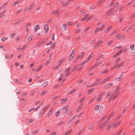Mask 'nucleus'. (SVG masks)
<instances>
[{
	"label": "nucleus",
	"mask_w": 135,
	"mask_h": 135,
	"mask_svg": "<svg viewBox=\"0 0 135 135\" xmlns=\"http://www.w3.org/2000/svg\"><path fill=\"white\" fill-rule=\"evenodd\" d=\"M70 68H68L61 74L59 80V81L61 80L64 77H66L69 75L71 73L70 71Z\"/></svg>",
	"instance_id": "obj_1"
},
{
	"label": "nucleus",
	"mask_w": 135,
	"mask_h": 135,
	"mask_svg": "<svg viewBox=\"0 0 135 135\" xmlns=\"http://www.w3.org/2000/svg\"><path fill=\"white\" fill-rule=\"evenodd\" d=\"M119 3H116L114 5V8H113V14L115 15L116 13V11L117 10H118V11H120L122 10L123 8L122 7H120V8H119Z\"/></svg>",
	"instance_id": "obj_2"
},
{
	"label": "nucleus",
	"mask_w": 135,
	"mask_h": 135,
	"mask_svg": "<svg viewBox=\"0 0 135 135\" xmlns=\"http://www.w3.org/2000/svg\"><path fill=\"white\" fill-rule=\"evenodd\" d=\"M47 108V107H44L40 110L39 113V114H40V117H41L42 115L44 114V112L46 111Z\"/></svg>",
	"instance_id": "obj_3"
},
{
	"label": "nucleus",
	"mask_w": 135,
	"mask_h": 135,
	"mask_svg": "<svg viewBox=\"0 0 135 135\" xmlns=\"http://www.w3.org/2000/svg\"><path fill=\"white\" fill-rule=\"evenodd\" d=\"M92 56V55H90L86 60L84 61L83 62H82L80 64V65L81 66H82L88 62L90 60Z\"/></svg>",
	"instance_id": "obj_4"
},
{
	"label": "nucleus",
	"mask_w": 135,
	"mask_h": 135,
	"mask_svg": "<svg viewBox=\"0 0 135 135\" xmlns=\"http://www.w3.org/2000/svg\"><path fill=\"white\" fill-rule=\"evenodd\" d=\"M115 37L120 40H123L124 39V36L123 35L120 34L116 35L115 36Z\"/></svg>",
	"instance_id": "obj_5"
},
{
	"label": "nucleus",
	"mask_w": 135,
	"mask_h": 135,
	"mask_svg": "<svg viewBox=\"0 0 135 135\" xmlns=\"http://www.w3.org/2000/svg\"><path fill=\"white\" fill-rule=\"evenodd\" d=\"M75 0H68L66 3H64V1H62L61 2V4H62L63 6L64 7H66L69 5L70 2V1H73Z\"/></svg>",
	"instance_id": "obj_6"
},
{
	"label": "nucleus",
	"mask_w": 135,
	"mask_h": 135,
	"mask_svg": "<svg viewBox=\"0 0 135 135\" xmlns=\"http://www.w3.org/2000/svg\"><path fill=\"white\" fill-rule=\"evenodd\" d=\"M103 109V106L99 105H97L95 107V110L97 111L98 110H99V111H100L102 110Z\"/></svg>",
	"instance_id": "obj_7"
},
{
	"label": "nucleus",
	"mask_w": 135,
	"mask_h": 135,
	"mask_svg": "<svg viewBox=\"0 0 135 135\" xmlns=\"http://www.w3.org/2000/svg\"><path fill=\"white\" fill-rule=\"evenodd\" d=\"M69 107L68 106L66 105L62 109V113L63 114H65L67 111Z\"/></svg>",
	"instance_id": "obj_8"
},
{
	"label": "nucleus",
	"mask_w": 135,
	"mask_h": 135,
	"mask_svg": "<svg viewBox=\"0 0 135 135\" xmlns=\"http://www.w3.org/2000/svg\"><path fill=\"white\" fill-rule=\"evenodd\" d=\"M44 28L45 31L44 33L45 34H46L49 31V26L48 25L46 24H45L44 25Z\"/></svg>",
	"instance_id": "obj_9"
},
{
	"label": "nucleus",
	"mask_w": 135,
	"mask_h": 135,
	"mask_svg": "<svg viewBox=\"0 0 135 135\" xmlns=\"http://www.w3.org/2000/svg\"><path fill=\"white\" fill-rule=\"evenodd\" d=\"M61 30L63 32H65L66 31L67 29L66 27V25L64 23L62 25V26L61 27Z\"/></svg>",
	"instance_id": "obj_10"
},
{
	"label": "nucleus",
	"mask_w": 135,
	"mask_h": 135,
	"mask_svg": "<svg viewBox=\"0 0 135 135\" xmlns=\"http://www.w3.org/2000/svg\"><path fill=\"white\" fill-rule=\"evenodd\" d=\"M114 85L112 83L108 84L105 87V89H108L110 88L112 86Z\"/></svg>",
	"instance_id": "obj_11"
},
{
	"label": "nucleus",
	"mask_w": 135,
	"mask_h": 135,
	"mask_svg": "<svg viewBox=\"0 0 135 135\" xmlns=\"http://www.w3.org/2000/svg\"><path fill=\"white\" fill-rule=\"evenodd\" d=\"M112 26H109L108 27H107L104 30V32L105 33H108L110 30L112 28Z\"/></svg>",
	"instance_id": "obj_12"
},
{
	"label": "nucleus",
	"mask_w": 135,
	"mask_h": 135,
	"mask_svg": "<svg viewBox=\"0 0 135 135\" xmlns=\"http://www.w3.org/2000/svg\"><path fill=\"white\" fill-rule=\"evenodd\" d=\"M72 53L70 54L69 58V60H71L73 59V58L74 57V51H73Z\"/></svg>",
	"instance_id": "obj_13"
},
{
	"label": "nucleus",
	"mask_w": 135,
	"mask_h": 135,
	"mask_svg": "<svg viewBox=\"0 0 135 135\" xmlns=\"http://www.w3.org/2000/svg\"><path fill=\"white\" fill-rule=\"evenodd\" d=\"M107 121H105L103 123L102 125L99 127V129H102L107 124Z\"/></svg>",
	"instance_id": "obj_14"
},
{
	"label": "nucleus",
	"mask_w": 135,
	"mask_h": 135,
	"mask_svg": "<svg viewBox=\"0 0 135 135\" xmlns=\"http://www.w3.org/2000/svg\"><path fill=\"white\" fill-rule=\"evenodd\" d=\"M27 46L25 45L23 46L22 47H18L17 49V50L18 51L21 50L23 51L25 49L26 47Z\"/></svg>",
	"instance_id": "obj_15"
},
{
	"label": "nucleus",
	"mask_w": 135,
	"mask_h": 135,
	"mask_svg": "<svg viewBox=\"0 0 135 135\" xmlns=\"http://www.w3.org/2000/svg\"><path fill=\"white\" fill-rule=\"evenodd\" d=\"M122 77L123 75H120L119 77L117 78L116 79V80L117 81H120L122 80Z\"/></svg>",
	"instance_id": "obj_16"
},
{
	"label": "nucleus",
	"mask_w": 135,
	"mask_h": 135,
	"mask_svg": "<svg viewBox=\"0 0 135 135\" xmlns=\"http://www.w3.org/2000/svg\"><path fill=\"white\" fill-rule=\"evenodd\" d=\"M94 88H92L90 89L88 91V94H89L92 92H93L94 90Z\"/></svg>",
	"instance_id": "obj_17"
},
{
	"label": "nucleus",
	"mask_w": 135,
	"mask_h": 135,
	"mask_svg": "<svg viewBox=\"0 0 135 135\" xmlns=\"http://www.w3.org/2000/svg\"><path fill=\"white\" fill-rule=\"evenodd\" d=\"M112 11H113V12H112V13H113V9H110L109 10V11H108V12H107L106 14V16H109L110 14V12L111 11L112 12Z\"/></svg>",
	"instance_id": "obj_18"
},
{
	"label": "nucleus",
	"mask_w": 135,
	"mask_h": 135,
	"mask_svg": "<svg viewBox=\"0 0 135 135\" xmlns=\"http://www.w3.org/2000/svg\"><path fill=\"white\" fill-rule=\"evenodd\" d=\"M34 6V4H33L29 7L28 8L26 9V10L28 11H29Z\"/></svg>",
	"instance_id": "obj_19"
},
{
	"label": "nucleus",
	"mask_w": 135,
	"mask_h": 135,
	"mask_svg": "<svg viewBox=\"0 0 135 135\" xmlns=\"http://www.w3.org/2000/svg\"><path fill=\"white\" fill-rule=\"evenodd\" d=\"M42 66V65H39L38 66V68L36 69L35 71L36 72H37V71H40L41 69Z\"/></svg>",
	"instance_id": "obj_20"
},
{
	"label": "nucleus",
	"mask_w": 135,
	"mask_h": 135,
	"mask_svg": "<svg viewBox=\"0 0 135 135\" xmlns=\"http://www.w3.org/2000/svg\"><path fill=\"white\" fill-rule=\"evenodd\" d=\"M83 105L82 103H80L78 108L77 109L78 112L81 109Z\"/></svg>",
	"instance_id": "obj_21"
},
{
	"label": "nucleus",
	"mask_w": 135,
	"mask_h": 135,
	"mask_svg": "<svg viewBox=\"0 0 135 135\" xmlns=\"http://www.w3.org/2000/svg\"><path fill=\"white\" fill-rule=\"evenodd\" d=\"M113 113H112L109 115V116L107 118V121L109 120L113 116Z\"/></svg>",
	"instance_id": "obj_22"
},
{
	"label": "nucleus",
	"mask_w": 135,
	"mask_h": 135,
	"mask_svg": "<svg viewBox=\"0 0 135 135\" xmlns=\"http://www.w3.org/2000/svg\"><path fill=\"white\" fill-rule=\"evenodd\" d=\"M40 27L38 25H37L35 28V32H36L40 28Z\"/></svg>",
	"instance_id": "obj_23"
},
{
	"label": "nucleus",
	"mask_w": 135,
	"mask_h": 135,
	"mask_svg": "<svg viewBox=\"0 0 135 135\" xmlns=\"http://www.w3.org/2000/svg\"><path fill=\"white\" fill-rule=\"evenodd\" d=\"M16 35V33H11L10 36L11 38H12L13 37H15Z\"/></svg>",
	"instance_id": "obj_24"
},
{
	"label": "nucleus",
	"mask_w": 135,
	"mask_h": 135,
	"mask_svg": "<svg viewBox=\"0 0 135 135\" xmlns=\"http://www.w3.org/2000/svg\"><path fill=\"white\" fill-rule=\"evenodd\" d=\"M52 110H51L50 111H49L48 113H47V116L48 118L49 117H50V115L52 113Z\"/></svg>",
	"instance_id": "obj_25"
},
{
	"label": "nucleus",
	"mask_w": 135,
	"mask_h": 135,
	"mask_svg": "<svg viewBox=\"0 0 135 135\" xmlns=\"http://www.w3.org/2000/svg\"><path fill=\"white\" fill-rule=\"evenodd\" d=\"M113 42V40H110L108 41L107 42V45L108 46L110 45Z\"/></svg>",
	"instance_id": "obj_26"
},
{
	"label": "nucleus",
	"mask_w": 135,
	"mask_h": 135,
	"mask_svg": "<svg viewBox=\"0 0 135 135\" xmlns=\"http://www.w3.org/2000/svg\"><path fill=\"white\" fill-rule=\"evenodd\" d=\"M119 122H118L116 124H115V123H113L112 124V126H113V128L116 127L117 126H118L119 124Z\"/></svg>",
	"instance_id": "obj_27"
},
{
	"label": "nucleus",
	"mask_w": 135,
	"mask_h": 135,
	"mask_svg": "<svg viewBox=\"0 0 135 135\" xmlns=\"http://www.w3.org/2000/svg\"><path fill=\"white\" fill-rule=\"evenodd\" d=\"M23 21V20H19L15 22L14 23V24L16 25L17 24H18L20 22H22Z\"/></svg>",
	"instance_id": "obj_28"
},
{
	"label": "nucleus",
	"mask_w": 135,
	"mask_h": 135,
	"mask_svg": "<svg viewBox=\"0 0 135 135\" xmlns=\"http://www.w3.org/2000/svg\"><path fill=\"white\" fill-rule=\"evenodd\" d=\"M117 31L116 30H114L113 31H112L110 33V35L112 36L114 34L117 33Z\"/></svg>",
	"instance_id": "obj_29"
},
{
	"label": "nucleus",
	"mask_w": 135,
	"mask_h": 135,
	"mask_svg": "<svg viewBox=\"0 0 135 135\" xmlns=\"http://www.w3.org/2000/svg\"><path fill=\"white\" fill-rule=\"evenodd\" d=\"M93 127H94V126H93V125L91 124V125H90L89 126V127L88 128V129L89 130H92V129H93Z\"/></svg>",
	"instance_id": "obj_30"
},
{
	"label": "nucleus",
	"mask_w": 135,
	"mask_h": 135,
	"mask_svg": "<svg viewBox=\"0 0 135 135\" xmlns=\"http://www.w3.org/2000/svg\"><path fill=\"white\" fill-rule=\"evenodd\" d=\"M67 100V99L66 98L63 99L61 100L62 103L63 104L66 102Z\"/></svg>",
	"instance_id": "obj_31"
},
{
	"label": "nucleus",
	"mask_w": 135,
	"mask_h": 135,
	"mask_svg": "<svg viewBox=\"0 0 135 135\" xmlns=\"http://www.w3.org/2000/svg\"><path fill=\"white\" fill-rule=\"evenodd\" d=\"M58 13V12L57 11H55L51 12V14L53 15H55Z\"/></svg>",
	"instance_id": "obj_32"
},
{
	"label": "nucleus",
	"mask_w": 135,
	"mask_h": 135,
	"mask_svg": "<svg viewBox=\"0 0 135 135\" xmlns=\"http://www.w3.org/2000/svg\"><path fill=\"white\" fill-rule=\"evenodd\" d=\"M77 91V89H73L72 90H71V91H70L69 93V94H70L72 93H74V92H76V91Z\"/></svg>",
	"instance_id": "obj_33"
},
{
	"label": "nucleus",
	"mask_w": 135,
	"mask_h": 135,
	"mask_svg": "<svg viewBox=\"0 0 135 135\" xmlns=\"http://www.w3.org/2000/svg\"><path fill=\"white\" fill-rule=\"evenodd\" d=\"M105 0H100L98 2V4L99 5H100Z\"/></svg>",
	"instance_id": "obj_34"
},
{
	"label": "nucleus",
	"mask_w": 135,
	"mask_h": 135,
	"mask_svg": "<svg viewBox=\"0 0 135 135\" xmlns=\"http://www.w3.org/2000/svg\"><path fill=\"white\" fill-rule=\"evenodd\" d=\"M96 100L98 102L102 101L101 97L99 96L98 98Z\"/></svg>",
	"instance_id": "obj_35"
},
{
	"label": "nucleus",
	"mask_w": 135,
	"mask_h": 135,
	"mask_svg": "<svg viewBox=\"0 0 135 135\" xmlns=\"http://www.w3.org/2000/svg\"><path fill=\"white\" fill-rule=\"evenodd\" d=\"M48 84V82L47 81H46L43 84L42 86L43 87H45Z\"/></svg>",
	"instance_id": "obj_36"
},
{
	"label": "nucleus",
	"mask_w": 135,
	"mask_h": 135,
	"mask_svg": "<svg viewBox=\"0 0 135 135\" xmlns=\"http://www.w3.org/2000/svg\"><path fill=\"white\" fill-rule=\"evenodd\" d=\"M65 60V59H62L60 60L59 61V63L60 64L64 62Z\"/></svg>",
	"instance_id": "obj_37"
},
{
	"label": "nucleus",
	"mask_w": 135,
	"mask_h": 135,
	"mask_svg": "<svg viewBox=\"0 0 135 135\" xmlns=\"http://www.w3.org/2000/svg\"><path fill=\"white\" fill-rule=\"evenodd\" d=\"M127 108H128L127 107H125L123 109V110L122 111V113H124L125 112H126L127 110Z\"/></svg>",
	"instance_id": "obj_38"
},
{
	"label": "nucleus",
	"mask_w": 135,
	"mask_h": 135,
	"mask_svg": "<svg viewBox=\"0 0 135 135\" xmlns=\"http://www.w3.org/2000/svg\"><path fill=\"white\" fill-rule=\"evenodd\" d=\"M105 25H102V26L100 28H99V30H100V31H101L102 30V29H103L105 27Z\"/></svg>",
	"instance_id": "obj_39"
},
{
	"label": "nucleus",
	"mask_w": 135,
	"mask_h": 135,
	"mask_svg": "<svg viewBox=\"0 0 135 135\" xmlns=\"http://www.w3.org/2000/svg\"><path fill=\"white\" fill-rule=\"evenodd\" d=\"M20 2V1H16L13 4V6H15L16 4H18Z\"/></svg>",
	"instance_id": "obj_40"
},
{
	"label": "nucleus",
	"mask_w": 135,
	"mask_h": 135,
	"mask_svg": "<svg viewBox=\"0 0 135 135\" xmlns=\"http://www.w3.org/2000/svg\"><path fill=\"white\" fill-rule=\"evenodd\" d=\"M103 43V41L102 40H100L98 43V45H100L102 44Z\"/></svg>",
	"instance_id": "obj_41"
},
{
	"label": "nucleus",
	"mask_w": 135,
	"mask_h": 135,
	"mask_svg": "<svg viewBox=\"0 0 135 135\" xmlns=\"http://www.w3.org/2000/svg\"><path fill=\"white\" fill-rule=\"evenodd\" d=\"M100 31V30L99 28H96L95 30L94 31V32L95 34L98 31Z\"/></svg>",
	"instance_id": "obj_42"
},
{
	"label": "nucleus",
	"mask_w": 135,
	"mask_h": 135,
	"mask_svg": "<svg viewBox=\"0 0 135 135\" xmlns=\"http://www.w3.org/2000/svg\"><path fill=\"white\" fill-rule=\"evenodd\" d=\"M111 126V124H109L106 127V129L108 130L110 128Z\"/></svg>",
	"instance_id": "obj_43"
},
{
	"label": "nucleus",
	"mask_w": 135,
	"mask_h": 135,
	"mask_svg": "<svg viewBox=\"0 0 135 135\" xmlns=\"http://www.w3.org/2000/svg\"><path fill=\"white\" fill-rule=\"evenodd\" d=\"M88 14H87L86 15L85 17H84L82 19H81V20L82 21V20H85L87 18V17H88Z\"/></svg>",
	"instance_id": "obj_44"
},
{
	"label": "nucleus",
	"mask_w": 135,
	"mask_h": 135,
	"mask_svg": "<svg viewBox=\"0 0 135 135\" xmlns=\"http://www.w3.org/2000/svg\"><path fill=\"white\" fill-rule=\"evenodd\" d=\"M32 38V36H29L28 39V42H30Z\"/></svg>",
	"instance_id": "obj_45"
},
{
	"label": "nucleus",
	"mask_w": 135,
	"mask_h": 135,
	"mask_svg": "<svg viewBox=\"0 0 135 135\" xmlns=\"http://www.w3.org/2000/svg\"><path fill=\"white\" fill-rule=\"evenodd\" d=\"M107 71H108L107 70H104V71H102V72L101 74H104L106 73H107Z\"/></svg>",
	"instance_id": "obj_46"
},
{
	"label": "nucleus",
	"mask_w": 135,
	"mask_h": 135,
	"mask_svg": "<svg viewBox=\"0 0 135 135\" xmlns=\"http://www.w3.org/2000/svg\"><path fill=\"white\" fill-rule=\"evenodd\" d=\"M64 122H61L58 123L57 126H60L64 123Z\"/></svg>",
	"instance_id": "obj_47"
},
{
	"label": "nucleus",
	"mask_w": 135,
	"mask_h": 135,
	"mask_svg": "<svg viewBox=\"0 0 135 135\" xmlns=\"http://www.w3.org/2000/svg\"><path fill=\"white\" fill-rule=\"evenodd\" d=\"M60 66V64H58L56 67H55L54 68V69L55 70V69H58V68Z\"/></svg>",
	"instance_id": "obj_48"
},
{
	"label": "nucleus",
	"mask_w": 135,
	"mask_h": 135,
	"mask_svg": "<svg viewBox=\"0 0 135 135\" xmlns=\"http://www.w3.org/2000/svg\"><path fill=\"white\" fill-rule=\"evenodd\" d=\"M74 117H72L68 121V123L69 124L74 119Z\"/></svg>",
	"instance_id": "obj_49"
},
{
	"label": "nucleus",
	"mask_w": 135,
	"mask_h": 135,
	"mask_svg": "<svg viewBox=\"0 0 135 135\" xmlns=\"http://www.w3.org/2000/svg\"><path fill=\"white\" fill-rule=\"evenodd\" d=\"M95 42V40H92L91 41H90L89 44L90 45H91L93 44Z\"/></svg>",
	"instance_id": "obj_50"
},
{
	"label": "nucleus",
	"mask_w": 135,
	"mask_h": 135,
	"mask_svg": "<svg viewBox=\"0 0 135 135\" xmlns=\"http://www.w3.org/2000/svg\"><path fill=\"white\" fill-rule=\"evenodd\" d=\"M60 114V111L59 110H58V111H57V112L55 114L56 116L57 117Z\"/></svg>",
	"instance_id": "obj_51"
},
{
	"label": "nucleus",
	"mask_w": 135,
	"mask_h": 135,
	"mask_svg": "<svg viewBox=\"0 0 135 135\" xmlns=\"http://www.w3.org/2000/svg\"><path fill=\"white\" fill-rule=\"evenodd\" d=\"M99 45H98V44H95L94 46V47L95 48H97L99 47Z\"/></svg>",
	"instance_id": "obj_52"
},
{
	"label": "nucleus",
	"mask_w": 135,
	"mask_h": 135,
	"mask_svg": "<svg viewBox=\"0 0 135 135\" xmlns=\"http://www.w3.org/2000/svg\"><path fill=\"white\" fill-rule=\"evenodd\" d=\"M93 17V15H91L89 16L88 18L87 19V21H88L91 18H92Z\"/></svg>",
	"instance_id": "obj_53"
},
{
	"label": "nucleus",
	"mask_w": 135,
	"mask_h": 135,
	"mask_svg": "<svg viewBox=\"0 0 135 135\" xmlns=\"http://www.w3.org/2000/svg\"><path fill=\"white\" fill-rule=\"evenodd\" d=\"M94 99V98H93L91 100H90L88 102L89 104H90L91 103Z\"/></svg>",
	"instance_id": "obj_54"
},
{
	"label": "nucleus",
	"mask_w": 135,
	"mask_h": 135,
	"mask_svg": "<svg viewBox=\"0 0 135 135\" xmlns=\"http://www.w3.org/2000/svg\"><path fill=\"white\" fill-rule=\"evenodd\" d=\"M118 89V88H116L114 90L113 94L112 95H113V94L114 93H115L117 91V90Z\"/></svg>",
	"instance_id": "obj_55"
},
{
	"label": "nucleus",
	"mask_w": 135,
	"mask_h": 135,
	"mask_svg": "<svg viewBox=\"0 0 135 135\" xmlns=\"http://www.w3.org/2000/svg\"><path fill=\"white\" fill-rule=\"evenodd\" d=\"M70 132L69 131H68L67 132H66L64 134V135H67L68 134H69L70 133Z\"/></svg>",
	"instance_id": "obj_56"
},
{
	"label": "nucleus",
	"mask_w": 135,
	"mask_h": 135,
	"mask_svg": "<svg viewBox=\"0 0 135 135\" xmlns=\"http://www.w3.org/2000/svg\"><path fill=\"white\" fill-rule=\"evenodd\" d=\"M83 129L81 130L79 132V133L77 134V135H79L80 134H81L83 132Z\"/></svg>",
	"instance_id": "obj_57"
},
{
	"label": "nucleus",
	"mask_w": 135,
	"mask_h": 135,
	"mask_svg": "<svg viewBox=\"0 0 135 135\" xmlns=\"http://www.w3.org/2000/svg\"><path fill=\"white\" fill-rule=\"evenodd\" d=\"M106 82H107V81H106V80L104 79L103 81L100 83V85H102L103 83H105Z\"/></svg>",
	"instance_id": "obj_58"
},
{
	"label": "nucleus",
	"mask_w": 135,
	"mask_h": 135,
	"mask_svg": "<svg viewBox=\"0 0 135 135\" xmlns=\"http://www.w3.org/2000/svg\"><path fill=\"white\" fill-rule=\"evenodd\" d=\"M104 92H103L99 94V96L102 97L104 94Z\"/></svg>",
	"instance_id": "obj_59"
},
{
	"label": "nucleus",
	"mask_w": 135,
	"mask_h": 135,
	"mask_svg": "<svg viewBox=\"0 0 135 135\" xmlns=\"http://www.w3.org/2000/svg\"><path fill=\"white\" fill-rule=\"evenodd\" d=\"M111 78V76H109L108 77V78H106L105 79L106 80V81H108Z\"/></svg>",
	"instance_id": "obj_60"
},
{
	"label": "nucleus",
	"mask_w": 135,
	"mask_h": 135,
	"mask_svg": "<svg viewBox=\"0 0 135 135\" xmlns=\"http://www.w3.org/2000/svg\"><path fill=\"white\" fill-rule=\"evenodd\" d=\"M78 65L76 66L73 69V70H72V71H73L75 70L76 69L78 68Z\"/></svg>",
	"instance_id": "obj_61"
},
{
	"label": "nucleus",
	"mask_w": 135,
	"mask_h": 135,
	"mask_svg": "<svg viewBox=\"0 0 135 135\" xmlns=\"http://www.w3.org/2000/svg\"><path fill=\"white\" fill-rule=\"evenodd\" d=\"M120 60V57H119L116 60L115 62V63H117L118 62V61Z\"/></svg>",
	"instance_id": "obj_62"
},
{
	"label": "nucleus",
	"mask_w": 135,
	"mask_h": 135,
	"mask_svg": "<svg viewBox=\"0 0 135 135\" xmlns=\"http://www.w3.org/2000/svg\"><path fill=\"white\" fill-rule=\"evenodd\" d=\"M123 64H124V62H121V63H120V64L118 66V68H119L120 67V66H122Z\"/></svg>",
	"instance_id": "obj_63"
},
{
	"label": "nucleus",
	"mask_w": 135,
	"mask_h": 135,
	"mask_svg": "<svg viewBox=\"0 0 135 135\" xmlns=\"http://www.w3.org/2000/svg\"><path fill=\"white\" fill-rule=\"evenodd\" d=\"M134 47V45H132L130 46V48L131 49H133Z\"/></svg>",
	"instance_id": "obj_64"
}]
</instances>
